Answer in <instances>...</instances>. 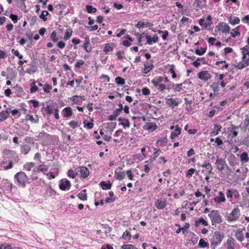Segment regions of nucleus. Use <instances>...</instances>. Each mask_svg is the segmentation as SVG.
Returning a JSON list of instances; mask_svg holds the SVG:
<instances>
[{"label": "nucleus", "mask_w": 249, "mask_h": 249, "mask_svg": "<svg viewBox=\"0 0 249 249\" xmlns=\"http://www.w3.org/2000/svg\"><path fill=\"white\" fill-rule=\"evenodd\" d=\"M84 64V61L83 60H79L75 64V67L77 68H79L81 65Z\"/></svg>", "instance_id": "774afa93"}, {"label": "nucleus", "mask_w": 249, "mask_h": 249, "mask_svg": "<svg viewBox=\"0 0 249 249\" xmlns=\"http://www.w3.org/2000/svg\"><path fill=\"white\" fill-rule=\"evenodd\" d=\"M15 178L17 179L18 182L21 184L23 187L25 186V184L28 181V178L25 173L20 171L17 173L15 175Z\"/></svg>", "instance_id": "7ed1b4c3"}, {"label": "nucleus", "mask_w": 249, "mask_h": 249, "mask_svg": "<svg viewBox=\"0 0 249 249\" xmlns=\"http://www.w3.org/2000/svg\"><path fill=\"white\" fill-rule=\"evenodd\" d=\"M208 216L211 219L212 225H215L216 223L219 224L222 221L221 216L217 210L211 211Z\"/></svg>", "instance_id": "f03ea898"}, {"label": "nucleus", "mask_w": 249, "mask_h": 249, "mask_svg": "<svg viewBox=\"0 0 249 249\" xmlns=\"http://www.w3.org/2000/svg\"><path fill=\"white\" fill-rule=\"evenodd\" d=\"M115 178L118 180H123L125 177V173L124 171L122 172L115 171Z\"/></svg>", "instance_id": "dca6fc26"}, {"label": "nucleus", "mask_w": 249, "mask_h": 249, "mask_svg": "<svg viewBox=\"0 0 249 249\" xmlns=\"http://www.w3.org/2000/svg\"><path fill=\"white\" fill-rule=\"evenodd\" d=\"M240 215V210L238 208H234L230 215L228 216L229 221H236Z\"/></svg>", "instance_id": "20e7f679"}, {"label": "nucleus", "mask_w": 249, "mask_h": 249, "mask_svg": "<svg viewBox=\"0 0 249 249\" xmlns=\"http://www.w3.org/2000/svg\"><path fill=\"white\" fill-rule=\"evenodd\" d=\"M80 172L81 176L83 178H87L89 175V171L87 167H81L78 170Z\"/></svg>", "instance_id": "9b49d317"}, {"label": "nucleus", "mask_w": 249, "mask_h": 249, "mask_svg": "<svg viewBox=\"0 0 249 249\" xmlns=\"http://www.w3.org/2000/svg\"><path fill=\"white\" fill-rule=\"evenodd\" d=\"M13 89L16 90L18 93L17 94V96H20L22 93L24 92L22 88L16 86L13 88Z\"/></svg>", "instance_id": "f704fd0d"}, {"label": "nucleus", "mask_w": 249, "mask_h": 249, "mask_svg": "<svg viewBox=\"0 0 249 249\" xmlns=\"http://www.w3.org/2000/svg\"><path fill=\"white\" fill-rule=\"evenodd\" d=\"M121 249H138L134 245L131 244H127L123 245L121 247Z\"/></svg>", "instance_id": "de8ad7c7"}, {"label": "nucleus", "mask_w": 249, "mask_h": 249, "mask_svg": "<svg viewBox=\"0 0 249 249\" xmlns=\"http://www.w3.org/2000/svg\"><path fill=\"white\" fill-rule=\"evenodd\" d=\"M115 82L118 85L123 86L125 84V80L121 77H117L115 79Z\"/></svg>", "instance_id": "7c9ffc66"}, {"label": "nucleus", "mask_w": 249, "mask_h": 249, "mask_svg": "<svg viewBox=\"0 0 249 249\" xmlns=\"http://www.w3.org/2000/svg\"><path fill=\"white\" fill-rule=\"evenodd\" d=\"M103 229L104 230L105 233L107 234L111 231V228L107 224H103L102 225Z\"/></svg>", "instance_id": "ea45409f"}, {"label": "nucleus", "mask_w": 249, "mask_h": 249, "mask_svg": "<svg viewBox=\"0 0 249 249\" xmlns=\"http://www.w3.org/2000/svg\"><path fill=\"white\" fill-rule=\"evenodd\" d=\"M244 124L245 129H249V118H247L244 120Z\"/></svg>", "instance_id": "338daca9"}, {"label": "nucleus", "mask_w": 249, "mask_h": 249, "mask_svg": "<svg viewBox=\"0 0 249 249\" xmlns=\"http://www.w3.org/2000/svg\"><path fill=\"white\" fill-rule=\"evenodd\" d=\"M181 129L178 125L175 126V129L171 133L170 138L171 139H174L175 137L178 136L180 134Z\"/></svg>", "instance_id": "f8f14e48"}, {"label": "nucleus", "mask_w": 249, "mask_h": 249, "mask_svg": "<svg viewBox=\"0 0 249 249\" xmlns=\"http://www.w3.org/2000/svg\"><path fill=\"white\" fill-rule=\"evenodd\" d=\"M86 192V190L84 189L82 190V191L81 193L78 194V197L81 200L84 201L87 199V196Z\"/></svg>", "instance_id": "b1692460"}, {"label": "nucleus", "mask_w": 249, "mask_h": 249, "mask_svg": "<svg viewBox=\"0 0 249 249\" xmlns=\"http://www.w3.org/2000/svg\"><path fill=\"white\" fill-rule=\"evenodd\" d=\"M215 163L216 165V168L220 171H222L227 164L225 159L220 158H217Z\"/></svg>", "instance_id": "0eeeda50"}, {"label": "nucleus", "mask_w": 249, "mask_h": 249, "mask_svg": "<svg viewBox=\"0 0 249 249\" xmlns=\"http://www.w3.org/2000/svg\"><path fill=\"white\" fill-rule=\"evenodd\" d=\"M77 173H75L72 170H69L68 171V175L69 177H71L72 178H74Z\"/></svg>", "instance_id": "680f3d73"}, {"label": "nucleus", "mask_w": 249, "mask_h": 249, "mask_svg": "<svg viewBox=\"0 0 249 249\" xmlns=\"http://www.w3.org/2000/svg\"><path fill=\"white\" fill-rule=\"evenodd\" d=\"M84 126L86 127L88 129H91L93 126V124L92 122H87V120H85L83 122Z\"/></svg>", "instance_id": "09e8293b"}, {"label": "nucleus", "mask_w": 249, "mask_h": 249, "mask_svg": "<svg viewBox=\"0 0 249 249\" xmlns=\"http://www.w3.org/2000/svg\"><path fill=\"white\" fill-rule=\"evenodd\" d=\"M198 245L200 248H204L209 247V244L208 242L205 241L203 239H200L199 241Z\"/></svg>", "instance_id": "c756f323"}, {"label": "nucleus", "mask_w": 249, "mask_h": 249, "mask_svg": "<svg viewBox=\"0 0 249 249\" xmlns=\"http://www.w3.org/2000/svg\"><path fill=\"white\" fill-rule=\"evenodd\" d=\"M166 100H167L166 104L171 108H174L175 107L178 106L179 104V101H176L172 98H166Z\"/></svg>", "instance_id": "1a4fd4ad"}, {"label": "nucleus", "mask_w": 249, "mask_h": 249, "mask_svg": "<svg viewBox=\"0 0 249 249\" xmlns=\"http://www.w3.org/2000/svg\"><path fill=\"white\" fill-rule=\"evenodd\" d=\"M240 160L243 162H247L249 160L248 154L246 152H244L240 155Z\"/></svg>", "instance_id": "a878e982"}, {"label": "nucleus", "mask_w": 249, "mask_h": 249, "mask_svg": "<svg viewBox=\"0 0 249 249\" xmlns=\"http://www.w3.org/2000/svg\"><path fill=\"white\" fill-rule=\"evenodd\" d=\"M11 52L15 55L18 57L19 59H22L23 58V55L20 54L18 50L13 49Z\"/></svg>", "instance_id": "6e6d98bb"}, {"label": "nucleus", "mask_w": 249, "mask_h": 249, "mask_svg": "<svg viewBox=\"0 0 249 249\" xmlns=\"http://www.w3.org/2000/svg\"><path fill=\"white\" fill-rule=\"evenodd\" d=\"M219 85V82H213L210 88L213 90L214 94H218L219 90H218V86Z\"/></svg>", "instance_id": "a211bd4d"}, {"label": "nucleus", "mask_w": 249, "mask_h": 249, "mask_svg": "<svg viewBox=\"0 0 249 249\" xmlns=\"http://www.w3.org/2000/svg\"><path fill=\"white\" fill-rule=\"evenodd\" d=\"M221 126L220 125L215 124L214 126L213 130L210 133L211 136H215L218 134L220 130Z\"/></svg>", "instance_id": "412c9836"}, {"label": "nucleus", "mask_w": 249, "mask_h": 249, "mask_svg": "<svg viewBox=\"0 0 249 249\" xmlns=\"http://www.w3.org/2000/svg\"><path fill=\"white\" fill-rule=\"evenodd\" d=\"M86 9L89 13H95L97 11V9L95 8L92 7L90 5H87L86 6Z\"/></svg>", "instance_id": "2f4dec72"}, {"label": "nucleus", "mask_w": 249, "mask_h": 249, "mask_svg": "<svg viewBox=\"0 0 249 249\" xmlns=\"http://www.w3.org/2000/svg\"><path fill=\"white\" fill-rule=\"evenodd\" d=\"M240 22V19L238 17H234L233 19H232L231 18H229V23L232 25H235L239 24Z\"/></svg>", "instance_id": "4c0bfd02"}, {"label": "nucleus", "mask_w": 249, "mask_h": 249, "mask_svg": "<svg viewBox=\"0 0 249 249\" xmlns=\"http://www.w3.org/2000/svg\"><path fill=\"white\" fill-rule=\"evenodd\" d=\"M71 186L70 181L68 179H61L60 181L59 187L60 190L63 191L68 190Z\"/></svg>", "instance_id": "423d86ee"}, {"label": "nucleus", "mask_w": 249, "mask_h": 249, "mask_svg": "<svg viewBox=\"0 0 249 249\" xmlns=\"http://www.w3.org/2000/svg\"><path fill=\"white\" fill-rule=\"evenodd\" d=\"M48 166L45 164H41L40 165L38 168L37 169H34L33 170V172H36V171H40V172H44L48 170Z\"/></svg>", "instance_id": "bb28decb"}, {"label": "nucleus", "mask_w": 249, "mask_h": 249, "mask_svg": "<svg viewBox=\"0 0 249 249\" xmlns=\"http://www.w3.org/2000/svg\"><path fill=\"white\" fill-rule=\"evenodd\" d=\"M34 163L33 162L26 163L24 165V168L27 171H30L31 169L34 167Z\"/></svg>", "instance_id": "79ce46f5"}, {"label": "nucleus", "mask_w": 249, "mask_h": 249, "mask_svg": "<svg viewBox=\"0 0 249 249\" xmlns=\"http://www.w3.org/2000/svg\"><path fill=\"white\" fill-rule=\"evenodd\" d=\"M175 68V65H172L171 66V67L169 70V72L171 73H172V74L173 78H176L177 77V74H176L175 70H174Z\"/></svg>", "instance_id": "8fccbe9b"}, {"label": "nucleus", "mask_w": 249, "mask_h": 249, "mask_svg": "<svg viewBox=\"0 0 249 249\" xmlns=\"http://www.w3.org/2000/svg\"><path fill=\"white\" fill-rule=\"evenodd\" d=\"M89 43H90V42H89V37H86L85 38V43L83 45L82 47H83L84 50H85L88 52H89V51L87 50V48H88V45H89Z\"/></svg>", "instance_id": "37998d69"}, {"label": "nucleus", "mask_w": 249, "mask_h": 249, "mask_svg": "<svg viewBox=\"0 0 249 249\" xmlns=\"http://www.w3.org/2000/svg\"><path fill=\"white\" fill-rule=\"evenodd\" d=\"M229 164L231 166H233L235 164V156L231 154L229 158Z\"/></svg>", "instance_id": "49530a36"}, {"label": "nucleus", "mask_w": 249, "mask_h": 249, "mask_svg": "<svg viewBox=\"0 0 249 249\" xmlns=\"http://www.w3.org/2000/svg\"><path fill=\"white\" fill-rule=\"evenodd\" d=\"M56 36H57V34H56V32L53 31V33H52L51 35V40L53 42H57L58 41V38H57Z\"/></svg>", "instance_id": "3c124183"}, {"label": "nucleus", "mask_w": 249, "mask_h": 249, "mask_svg": "<svg viewBox=\"0 0 249 249\" xmlns=\"http://www.w3.org/2000/svg\"><path fill=\"white\" fill-rule=\"evenodd\" d=\"M234 242V240L233 238H231V239L227 240L226 244L227 249H234L233 246Z\"/></svg>", "instance_id": "6ab92c4d"}, {"label": "nucleus", "mask_w": 249, "mask_h": 249, "mask_svg": "<svg viewBox=\"0 0 249 249\" xmlns=\"http://www.w3.org/2000/svg\"><path fill=\"white\" fill-rule=\"evenodd\" d=\"M113 43H107L105 44V46L104 48V51L107 54L108 52L112 51L113 50Z\"/></svg>", "instance_id": "5701e85b"}, {"label": "nucleus", "mask_w": 249, "mask_h": 249, "mask_svg": "<svg viewBox=\"0 0 249 249\" xmlns=\"http://www.w3.org/2000/svg\"><path fill=\"white\" fill-rule=\"evenodd\" d=\"M49 15V13L47 11H43L41 14L40 15L39 17L40 18L42 19L43 21H46L47 20V18L46 16Z\"/></svg>", "instance_id": "c03bdc74"}, {"label": "nucleus", "mask_w": 249, "mask_h": 249, "mask_svg": "<svg viewBox=\"0 0 249 249\" xmlns=\"http://www.w3.org/2000/svg\"><path fill=\"white\" fill-rule=\"evenodd\" d=\"M239 28H240V27L239 26H237L235 28H234V29H233V31L234 32V33H232V32H231V36L232 37H235L236 36H239L240 35V32L238 31L239 30Z\"/></svg>", "instance_id": "473e14b6"}, {"label": "nucleus", "mask_w": 249, "mask_h": 249, "mask_svg": "<svg viewBox=\"0 0 249 249\" xmlns=\"http://www.w3.org/2000/svg\"><path fill=\"white\" fill-rule=\"evenodd\" d=\"M69 125L73 129H74L78 126L77 122L74 121L70 122L69 123Z\"/></svg>", "instance_id": "bf43d9fd"}, {"label": "nucleus", "mask_w": 249, "mask_h": 249, "mask_svg": "<svg viewBox=\"0 0 249 249\" xmlns=\"http://www.w3.org/2000/svg\"><path fill=\"white\" fill-rule=\"evenodd\" d=\"M119 124L123 125L124 127H129L130 126V123L128 119L124 120L123 122H121Z\"/></svg>", "instance_id": "603ef678"}, {"label": "nucleus", "mask_w": 249, "mask_h": 249, "mask_svg": "<svg viewBox=\"0 0 249 249\" xmlns=\"http://www.w3.org/2000/svg\"><path fill=\"white\" fill-rule=\"evenodd\" d=\"M144 68L142 70V72L144 74L147 73L152 69L153 68L154 65L153 64L148 65V64H145Z\"/></svg>", "instance_id": "c85d7f7f"}, {"label": "nucleus", "mask_w": 249, "mask_h": 249, "mask_svg": "<svg viewBox=\"0 0 249 249\" xmlns=\"http://www.w3.org/2000/svg\"><path fill=\"white\" fill-rule=\"evenodd\" d=\"M7 163L6 161H2L1 162L0 166H2L3 165V168L5 170H8L9 169L13 167V160H9L8 162V165L7 166H5V164Z\"/></svg>", "instance_id": "393cba45"}, {"label": "nucleus", "mask_w": 249, "mask_h": 249, "mask_svg": "<svg viewBox=\"0 0 249 249\" xmlns=\"http://www.w3.org/2000/svg\"><path fill=\"white\" fill-rule=\"evenodd\" d=\"M2 183L5 184L7 189L11 190L12 188V184L9 182V181L7 179H3L1 181Z\"/></svg>", "instance_id": "a19ab883"}, {"label": "nucleus", "mask_w": 249, "mask_h": 249, "mask_svg": "<svg viewBox=\"0 0 249 249\" xmlns=\"http://www.w3.org/2000/svg\"><path fill=\"white\" fill-rule=\"evenodd\" d=\"M199 24L200 26H203V27L205 29L207 28V24L206 22H205V20L203 18H201L199 20Z\"/></svg>", "instance_id": "13d9d810"}, {"label": "nucleus", "mask_w": 249, "mask_h": 249, "mask_svg": "<svg viewBox=\"0 0 249 249\" xmlns=\"http://www.w3.org/2000/svg\"><path fill=\"white\" fill-rule=\"evenodd\" d=\"M153 25V24L151 22H142V21H139L137 24L136 25V27L138 28H140L141 27H143L144 26L145 27H150Z\"/></svg>", "instance_id": "f3484780"}, {"label": "nucleus", "mask_w": 249, "mask_h": 249, "mask_svg": "<svg viewBox=\"0 0 249 249\" xmlns=\"http://www.w3.org/2000/svg\"><path fill=\"white\" fill-rule=\"evenodd\" d=\"M100 185L103 190L110 189L112 186V183L108 181L107 183L105 181H101Z\"/></svg>", "instance_id": "2eb2a0df"}, {"label": "nucleus", "mask_w": 249, "mask_h": 249, "mask_svg": "<svg viewBox=\"0 0 249 249\" xmlns=\"http://www.w3.org/2000/svg\"><path fill=\"white\" fill-rule=\"evenodd\" d=\"M224 237V233H220L218 231H214L211 245L212 248L214 249L218 244H220Z\"/></svg>", "instance_id": "f257e3e1"}, {"label": "nucleus", "mask_w": 249, "mask_h": 249, "mask_svg": "<svg viewBox=\"0 0 249 249\" xmlns=\"http://www.w3.org/2000/svg\"><path fill=\"white\" fill-rule=\"evenodd\" d=\"M201 166L203 167H206L207 169L209 170V173L212 172L213 168L212 165L209 162L205 161L204 163L201 165Z\"/></svg>", "instance_id": "a18cd8bd"}, {"label": "nucleus", "mask_w": 249, "mask_h": 249, "mask_svg": "<svg viewBox=\"0 0 249 249\" xmlns=\"http://www.w3.org/2000/svg\"><path fill=\"white\" fill-rule=\"evenodd\" d=\"M198 78L202 80L208 81L211 78L210 74L207 71H201L198 73Z\"/></svg>", "instance_id": "6e6552de"}, {"label": "nucleus", "mask_w": 249, "mask_h": 249, "mask_svg": "<svg viewBox=\"0 0 249 249\" xmlns=\"http://www.w3.org/2000/svg\"><path fill=\"white\" fill-rule=\"evenodd\" d=\"M31 150V146L27 144L20 145L21 153L24 155H26Z\"/></svg>", "instance_id": "4468645a"}, {"label": "nucleus", "mask_w": 249, "mask_h": 249, "mask_svg": "<svg viewBox=\"0 0 249 249\" xmlns=\"http://www.w3.org/2000/svg\"><path fill=\"white\" fill-rule=\"evenodd\" d=\"M146 127L148 130H151L152 131H154L157 128V125L154 123H148L146 124V126H144V128Z\"/></svg>", "instance_id": "aec40b11"}, {"label": "nucleus", "mask_w": 249, "mask_h": 249, "mask_svg": "<svg viewBox=\"0 0 249 249\" xmlns=\"http://www.w3.org/2000/svg\"><path fill=\"white\" fill-rule=\"evenodd\" d=\"M9 113L8 111H2L0 112V123L6 120L8 117Z\"/></svg>", "instance_id": "4be33fe9"}, {"label": "nucleus", "mask_w": 249, "mask_h": 249, "mask_svg": "<svg viewBox=\"0 0 249 249\" xmlns=\"http://www.w3.org/2000/svg\"><path fill=\"white\" fill-rule=\"evenodd\" d=\"M233 66L239 70L242 69L247 66L245 62L243 61L239 62L237 64H233Z\"/></svg>", "instance_id": "72a5a7b5"}, {"label": "nucleus", "mask_w": 249, "mask_h": 249, "mask_svg": "<svg viewBox=\"0 0 249 249\" xmlns=\"http://www.w3.org/2000/svg\"><path fill=\"white\" fill-rule=\"evenodd\" d=\"M131 237L130 233L127 231H124L123 234V238L124 239H128V240H130Z\"/></svg>", "instance_id": "4d7b16f0"}, {"label": "nucleus", "mask_w": 249, "mask_h": 249, "mask_svg": "<svg viewBox=\"0 0 249 249\" xmlns=\"http://www.w3.org/2000/svg\"><path fill=\"white\" fill-rule=\"evenodd\" d=\"M157 142L160 143V145L162 146H164L167 142V139L166 137L161 138L158 140Z\"/></svg>", "instance_id": "58836bf2"}, {"label": "nucleus", "mask_w": 249, "mask_h": 249, "mask_svg": "<svg viewBox=\"0 0 249 249\" xmlns=\"http://www.w3.org/2000/svg\"><path fill=\"white\" fill-rule=\"evenodd\" d=\"M142 93L144 95H148L150 94V90L147 88H143L142 90Z\"/></svg>", "instance_id": "0e129e2a"}, {"label": "nucleus", "mask_w": 249, "mask_h": 249, "mask_svg": "<svg viewBox=\"0 0 249 249\" xmlns=\"http://www.w3.org/2000/svg\"><path fill=\"white\" fill-rule=\"evenodd\" d=\"M9 17L14 23L18 22V16L17 15L11 14Z\"/></svg>", "instance_id": "052dcab7"}, {"label": "nucleus", "mask_w": 249, "mask_h": 249, "mask_svg": "<svg viewBox=\"0 0 249 249\" xmlns=\"http://www.w3.org/2000/svg\"><path fill=\"white\" fill-rule=\"evenodd\" d=\"M206 50L207 48H203L201 47L200 49H196L195 50V53L197 55H202L205 53Z\"/></svg>", "instance_id": "e433bc0d"}, {"label": "nucleus", "mask_w": 249, "mask_h": 249, "mask_svg": "<svg viewBox=\"0 0 249 249\" xmlns=\"http://www.w3.org/2000/svg\"><path fill=\"white\" fill-rule=\"evenodd\" d=\"M62 113L63 117L65 118H69L72 115V109L69 107H65L62 110Z\"/></svg>", "instance_id": "9d476101"}, {"label": "nucleus", "mask_w": 249, "mask_h": 249, "mask_svg": "<svg viewBox=\"0 0 249 249\" xmlns=\"http://www.w3.org/2000/svg\"><path fill=\"white\" fill-rule=\"evenodd\" d=\"M183 84H178L175 85L174 90L176 91H179L182 89Z\"/></svg>", "instance_id": "e2e57ef3"}, {"label": "nucleus", "mask_w": 249, "mask_h": 249, "mask_svg": "<svg viewBox=\"0 0 249 249\" xmlns=\"http://www.w3.org/2000/svg\"><path fill=\"white\" fill-rule=\"evenodd\" d=\"M10 159V160H13V162L14 161L17 162L19 160L18 155H17L16 152L15 153H13V155L11 156V158Z\"/></svg>", "instance_id": "864d4df0"}, {"label": "nucleus", "mask_w": 249, "mask_h": 249, "mask_svg": "<svg viewBox=\"0 0 249 249\" xmlns=\"http://www.w3.org/2000/svg\"><path fill=\"white\" fill-rule=\"evenodd\" d=\"M214 201L217 203L224 202L226 201L224 194L222 192H219V196L214 198Z\"/></svg>", "instance_id": "ddd939ff"}, {"label": "nucleus", "mask_w": 249, "mask_h": 249, "mask_svg": "<svg viewBox=\"0 0 249 249\" xmlns=\"http://www.w3.org/2000/svg\"><path fill=\"white\" fill-rule=\"evenodd\" d=\"M72 35V31H71V32H69L68 31H67L65 32V36H64V39L67 40L68 39H69L70 37Z\"/></svg>", "instance_id": "69168bd1"}, {"label": "nucleus", "mask_w": 249, "mask_h": 249, "mask_svg": "<svg viewBox=\"0 0 249 249\" xmlns=\"http://www.w3.org/2000/svg\"><path fill=\"white\" fill-rule=\"evenodd\" d=\"M216 28L218 31L222 33H229L230 31V27L229 25L224 22H220L216 26Z\"/></svg>", "instance_id": "39448f33"}, {"label": "nucleus", "mask_w": 249, "mask_h": 249, "mask_svg": "<svg viewBox=\"0 0 249 249\" xmlns=\"http://www.w3.org/2000/svg\"><path fill=\"white\" fill-rule=\"evenodd\" d=\"M156 207L158 209H162L165 207L166 203L163 201L158 200L155 205Z\"/></svg>", "instance_id": "cd10ccee"}, {"label": "nucleus", "mask_w": 249, "mask_h": 249, "mask_svg": "<svg viewBox=\"0 0 249 249\" xmlns=\"http://www.w3.org/2000/svg\"><path fill=\"white\" fill-rule=\"evenodd\" d=\"M235 237L239 241L242 242L244 239L243 235L241 231H236L235 233Z\"/></svg>", "instance_id": "c9c22d12"}, {"label": "nucleus", "mask_w": 249, "mask_h": 249, "mask_svg": "<svg viewBox=\"0 0 249 249\" xmlns=\"http://www.w3.org/2000/svg\"><path fill=\"white\" fill-rule=\"evenodd\" d=\"M52 89V86L49 84L44 85L43 90L45 93H49L50 90Z\"/></svg>", "instance_id": "5fc2aeb1"}]
</instances>
